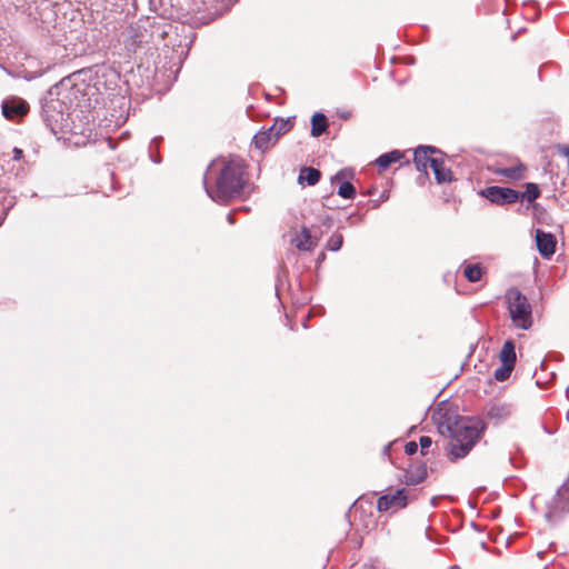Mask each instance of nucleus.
Masks as SVG:
<instances>
[{"label":"nucleus","mask_w":569,"mask_h":569,"mask_svg":"<svg viewBox=\"0 0 569 569\" xmlns=\"http://www.w3.org/2000/svg\"><path fill=\"white\" fill-rule=\"evenodd\" d=\"M432 420L440 435L450 439V460L466 457L485 432L486 426L479 418L462 417L458 408L442 402L432 413Z\"/></svg>","instance_id":"f257e3e1"},{"label":"nucleus","mask_w":569,"mask_h":569,"mask_svg":"<svg viewBox=\"0 0 569 569\" xmlns=\"http://www.w3.org/2000/svg\"><path fill=\"white\" fill-rule=\"evenodd\" d=\"M99 71H103V72H104V71H109V72H110L114 78H117V77H118L117 72H116L114 70H112V69H107V68H104V67H100V68L98 69V71H97V73H98Z\"/></svg>","instance_id":"473e14b6"},{"label":"nucleus","mask_w":569,"mask_h":569,"mask_svg":"<svg viewBox=\"0 0 569 569\" xmlns=\"http://www.w3.org/2000/svg\"><path fill=\"white\" fill-rule=\"evenodd\" d=\"M203 186L210 199L220 204H227L244 193L247 186L244 167L237 160H213L203 176Z\"/></svg>","instance_id":"f03ea898"},{"label":"nucleus","mask_w":569,"mask_h":569,"mask_svg":"<svg viewBox=\"0 0 569 569\" xmlns=\"http://www.w3.org/2000/svg\"><path fill=\"white\" fill-rule=\"evenodd\" d=\"M162 140L161 137H156L151 140L150 142V146H149V154H150V159L154 162V163H160L161 162V158L159 156H153V148H159V143L160 141Z\"/></svg>","instance_id":"a878e982"},{"label":"nucleus","mask_w":569,"mask_h":569,"mask_svg":"<svg viewBox=\"0 0 569 569\" xmlns=\"http://www.w3.org/2000/svg\"><path fill=\"white\" fill-rule=\"evenodd\" d=\"M499 359L501 363L509 365L515 367L517 357H516V347L512 340L505 341L500 352Z\"/></svg>","instance_id":"dca6fc26"},{"label":"nucleus","mask_w":569,"mask_h":569,"mask_svg":"<svg viewBox=\"0 0 569 569\" xmlns=\"http://www.w3.org/2000/svg\"><path fill=\"white\" fill-rule=\"evenodd\" d=\"M2 114L6 119L14 120L22 118L29 111V104L21 98L11 97L3 100L1 104Z\"/></svg>","instance_id":"0eeeda50"},{"label":"nucleus","mask_w":569,"mask_h":569,"mask_svg":"<svg viewBox=\"0 0 569 569\" xmlns=\"http://www.w3.org/2000/svg\"><path fill=\"white\" fill-rule=\"evenodd\" d=\"M568 154H569V150H568Z\"/></svg>","instance_id":"4c0bfd02"},{"label":"nucleus","mask_w":569,"mask_h":569,"mask_svg":"<svg viewBox=\"0 0 569 569\" xmlns=\"http://www.w3.org/2000/svg\"><path fill=\"white\" fill-rule=\"evenodd\" d=\"M321 178V172L312 167H303L300 170L298 181L302 183L306 181L309 186H315Z\"/></svg>","instance_id":"a211bd4d"},{"label":"nucleus","mask_w":569,"mask_h":569,"mask_svg":"<svg viewBox=\"0 0 569 569\" xmlns=\"http://www.w3.org/2000/svg\"><path fill=\"white\" fill-rule=\"evenodd\" d=\"M409 495L410 491L406 488L398 489L393 493L382 495L378 499L377 508L380 512L402 509L409 502Z\"/></svg>","instance_id":"423d86ee"},{"label":"nucleus","mask_w":569,"mask_h":569,"mask_svg":"<svg viewBox=\"0 0 569 569\" xmlns=\"http://www.w3.org/2000/svg\"><path fill=\"white\" fill-rule=\"evenodd\" d=\"M343 237L341 233H333L327 241V249L330 251H338L342 247Z\"/></svg>","instance_id":"393cba45"},{"label":"nucleus","mask_w":569,"mask_h":569,"mask_svg":"<svg viewBox=\"0 0 569 569\" xmlns=\"http://www.w3.org/2000/svg\"><path fill=\"white\" fill-rule=\"evenodd\" d=\"M348 177V172L346 169L338 171L332 178L331 182L337 183L340 182V187L338 189V194L345 199H353L356 196L355 186L346 181L345 179Z\"/></svg>","instance_id":"9b49d317"},{"label":"nucleus","mask_w":569,"mask_h":569,"mask_svg":"<svg viewBox=\"0 0 569 569\" xmlns=\"http://www.w3.org/2000/svg\"><path fill=\"white\" fill-rule=\"evenodd\" d=\"M430 168L435 173V178L438 183L450 182L452 180V172L443 166L441 159L436 158L431 161Z\"/></svg>","instance_id":"2eb2a0df"},{"label":"nucleus","mask_w":569,"mask_h":569,"mask_svg":"<svg viewBox=\"0 0 569 569\" xmlns=\"http://www.w3.org/2000/svg\"><path fill=\"white\" fill-rule=\"evenodd\" d=\"M431 503L433 507H436V498H432Z\"/></svg>","instance_id":"f704fd0d"},{"label":"nucleus","mask_w":569,"mask_h":569,"mask_svg":"<svg viewBox=\"0 0 569 569\" xmlns=\"http://www.w3.org/2000/svg\"><path fill=\"white\" fill-rule=\"evenodd\" d=\"M236 0H212V2H221L219 9H229Z\"/></svg>","instance_id":"c756f323"},{"label":"nucleus","mask_w":569,"mask_h":569,"mask_svg":"<svg viewBox=\"0 0 569 569\" xmlns=\"http://www.w3.org/2000/svg\"><path fill=\"white\" fill-rule=\"evenodd\" d=\"M539 196H540L539 187L533 182H529L526 184V191L520 192V200L527 199L529 202H532L536 199H538Z\"/></svg>","instance_id":"5701e85b"},{"label":"nucleus","mask_w":569,"mask_h":569,"mask_svg":"<svg viewBox=\"0 0 569 569\" xmlns=\"http://www.w3.org/2000/svg\"><path fill=\"white\" fill-rule=\"evenodd\" d=\"M479 196L498 206H506L520 200V191L499 186L483 188L479 191Z\"/></svg>","instance_id":"20e7f679"},{"label":"nucleus","mask_w":569,"mask_h":569,"mask_svg":"<svg viewBox=\"0 0 569 569\" xmlns=\"http://www.w3.org/2000/svg\"><path fill=\"white\" fill-rule=\"evenodd\" d=\"M437 152V149L430 146H420L415 150L413 160L418 171L428 174L427 169L430 168L431 161L436 160L431 153Z\"/></svg>","instance_id":"1a4fd4ad"},{"label":"nucleus","mask_w":569,"mask_h":569,"mask_svg":"<svg viewBox=\"0 0 569 569\" xmlns=\"http://www.w3.org/2000/svg\"><path fill=\"white\" fill-rule=\"evenodd\" d=\"M566 393H567V396L569 397V386H568V387H567V389H566Z\"/></svg>","instance_id":"e433bc0d"},{"label":"nucleus","mask_w":569,"mask_h":569,"mask_svg":"<svg viewBox=\"0 0 569 569\" xmlns=\"http://www.w3.org/2000/svg\"><path fill=\"white\" fill-rule=\"evenodd\" d=\"M526 167L523 164L499 168L496 173L510 180H520L523 178V171Z\"/></svg>","instance_id":"6ab92c4d"},{"label":"nucleus","mask_w":569,"mask_h":569,"mask_svg":"<svg viewBox=\"0 0 569 569\" xmlns=\"http://www.w3.org/2000/svg\"><path fill=\"white\" fill-rule=\"evenodd\" d=\"M402 158V152L399 150H393L387 153L381 154L377 160V164L386 170L390 167V164L400 161Z\"/></svg>","instance_id":"aec40b11"},{"label":"nucleus","mask_w":569,"mask_h":569,"mask_svg":"<svg viewBox=\"0 0 569 569\" xmlns=\"http://www.w3.org/2000/svg\"><path fill=\"white\" fill-rule=\"evenodd\" d=\"M513 368L515 367H512V366L501 363V366L495 370L493 376H495L496 380H498V381L507 380L510 377Z\"/></svg>","instance_id":"b1692460"},{"label":"nucleus","mask_w":569,"mask_h":569,"mask_svg":"<svg viewBox=\"0 0 569 569\" xmlns=\"http://www.w3.org/2000/svg\"><path fill=\"white\" fill-rule=\"evenodd\" d=\"M463 274L470 282H477L481 279L482 268L478 263L467 264L463 269Z\"/></svg>","instance_id":"4be33fe9"},{"label":"nucleus","mask_w":569,"mask_h":569,"mask_svg":"<svg viewBox=\"0 0 569 569\" xmlns=\"http://www.w3.org/2000/svg\"><path fill=\"white\" fill-rule=\"evenodd\" d=\"M8 210H9V207L4 208L3 206L0 204V226L4 221Z\"/></svg>","instance_id":"7c9ffc66"},{"label":"nucleus","mask_w":569,"mask_h":569,"mask_svg":"<svg viewBox=\"0 0 569 569\" xmlns=\"http://www.w3.org/2000/svg\"><path fill=\"white\" fill-rule=\"evenodd\" d=\"M156 151H158V148H157V149H156V148H153V156H157V152H156Z\"/></svg>","instance_id":"c9c22d12"},{"label":"nucleus","mask_w":569,"mask_h":569,"mask_svg":"<svg viewBox=\"0 0 569 569\" xmlns=\"http://www.w3.org/2000/svg\"><path fill=\"white\" fill-rule=\"evenodd\" d=\"M292 127L290 118H277L270 126V131H273V137L279 139L282 134L287 133Z\"/></svg>","instance_id":"412c9836"},{"label":"nucleus","mask_w":569,"mask_h":569,"mask_svg":"<svg viewBox=\"0 0 569 569\" xmlns=\"http://www.w3.org/2000/svg\"><path fill=\"white\" fill-rule=\"evenodd\" d=\"M427 475V466L425 463H419L413 468L405 470L399 480L407 486H415L422 482Z\"/></svg>","instance_id":"9d476101"},{"label":"nucleus","mask_w":569,"mask_h":569,"mask_svg":"<svg viewBox=\"0 0 569 569\" xmlns=\"http://www.w3.org/2000/svg\"><path fill=\"white\" fill-rule=\"evenodd\" d=\"M569 512V487L561 486L548 505L546 519L552 522Z\"/></svg>","instance_id":"39448f33"},{"label":"nucleus","mask_w":569,"mask_h":569,"mask_svg":"<svg viewBox=\"0 0 569 569\" xmlns=\"http://www.w3.org/2000/svg\"><path fill=\"white\" fill-rule=\"evenodd\" d=\"M108 144L110 146V148H113L111 139H109Z\"/></svg>","instance_id":"72a5a7b5"},{"label":"nucleus","mask_w":569,"mask_h":569,"mask_svg":"<svg viewBox=\"0 0 569 569\" xmlns=\"http://www.w3.org/2000/svg\"><path fill=\"white\" fill-rule=\"evenodd\" d=\"M21 157H22V150H21V149H19V148H14V149H13V159H14L16 161H18V160H20V159H21Z\"/></svg>","instance_id":"2f4dec72"},{"label":"nucleus","mask_w":569,"mask_h":569,"mask_svg":"<svg viewBox=\"0 0 569 569\" xmlns=\"http://www.w3.org/2000/svg\"><path fill=\"white\" fill-rule=\"evenodd\" d=\"M419 445L422 450L428 449L432 445V439L428 436H422L419 439Z\"/></svg>","instance_id":"cd10ccee"},{"label":"nucleus","mask_w":569,"mask_h":569,"mask_svg":"<svg viewBox=\"0 0 569 569\" xmlns=\"http://www.w3.org/2000/svg\"><path fill=\"white\" fill-rule=\"evenodd\" d=\"M240 210H248V208H247V207H239V208H237V209H234V210H232L231 212H229V213H228V216H227V220H228V222H229L230 224H233V223H234V213H236L237 211H240Z\"/></svg>","instance_id":"c85d7f7f"},{"label":"nucleus","mask_w":569,"mask_h":569,"mask_svg":"<svg viewBox=\"0 0 569 569\" xmlns=\"http://www.w3.org/2000/svg\"><path fill=\"white\" fill-rule=\"evenodd\" d=\"M278 139L273 137V131H270V127L268 129H262L253 136V143L257 149L264 151L272 147Z\"/></svg>","instance_id":"4468645a"},{"label":"nucleus","mask_w":569,"mask_h":569,"mask_svg":"<svg viewBox=\"0 0 569 569\" xmlns=\"http://www.w3.org/2000/svg\"><path fill=\"white\" fill-rule=\"evenodd\" d=\"M487 418L495 422H501L511 415V407L508 403H492L487 409Z\"/></svg>","instance_id":"ddd939ff"},{"label":"nucleus","mask_w":569,"mask_h":569,"mask_svg":"<svg viewBox=\"0 0 569 569\" xmlns=\"http://www.w3.org/2000/svg\"><path fill=\"white\" fill-rule=\"evenodd\" d=\"M405 451L407 455L411 456L418 451V445L415 441H410L405 446Z\"/></svg>","instance_id":"bb28decb"},{"label":"nucleus","mask_w":569,"mask_h":569,"mask_svg":"<svg viewBox=\"0 0 569 569\" xmlns=\"http://www.w3.org/2000/svg\"><path fill=\"white\" fill-rule=\"evenodd\" d=\"M506 301L513 325L528 330L532 326V310L527 297L519 289L510 288L506 292Z\"/></svg>","instance_id":"7ed1b4c3"},{"label":"nucleus","mask_w":569,"mask_h":569,"mask_svg":"<svg viewBox=\"0 0 569 569\" xmlns=\"http://www.w3.org/2000/svg\"><path fill=\"white\" fill-rule=\"evenodd\" d=\"M536 244L539 253L543 258H550L555 253L557 240L552 233L537 229Z\"/></svg>","instance_id":"6e6552de"},{"label":"nucleus","mask_w":569,"mask_h":569,"mask_svg":"<svg viewBox=\"0 0 569 569\" xmlns=\"http://www.w3.org/2000/svg\"><path fill=\"white\" fill-rule=\"evenodd\" d=\"M328 128V119L321 112H316L311 118V136L320 137Z\"/></svg>","instance_id":"f3484780"},{"label":"nucleus","mask_w":569,"mask_h":569,"mask_svg":"<svg viewBox=\"0 0 569 569\" xmlns=\"http://www.w3.org/2000/svg\"><path fill=\"white\" fill-rule=\"evenodd\" d=\"M292 243L300 251H311L317 246V239L312 238L307 227H302L301 232L292 239Z\"/></svg>","instance_id":"f8f14e48"}]
</instances>
